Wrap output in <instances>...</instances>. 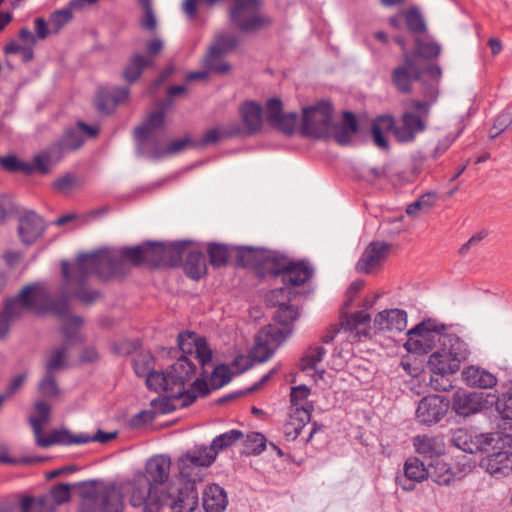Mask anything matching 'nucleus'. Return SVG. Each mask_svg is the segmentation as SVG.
<instances>
[{
  "label": "nucleus",
  "mask_w": 512,
  "mask_h": 512,
  "mask_svg": "<svg viewBox=\"0 0 512 512\" xmlns=\"http://www.w3.org/2000/svg\"><path fill=\"white\" fill-rule=\"evenodd\" d=\"M232 373L227 365L221 364L214 368L211 377L210 385L213 389H219L228 384L232 379Z\"/></svg>",
  "instance_id": "54"
},
{
  "label": "nucleus",
  "mask_w": 512,
  "mask_h": 512,
  "mask_svg": "<svg viewBox=\"0 0 512 512\" xmlns=\"http://www.w3.org/2000/svg\"><path fill=\"white\" fill-rule=\"evenodd\" d=\"M291 333V327L269 325L263 328L255 338L252 357L259 363L267 361Z\"/></svg>",
  "instance_id": "14"
},
{
  "label": "nucleus",
  "mask_w": 512,
  "mask_h": 512,
  "mask_svg": "<svg viewBox=\"0 0 512 512\" xmlns=\"http://www.w3.org/2000/svg\"><path fill=\"white\" fill-rule=\"evenodd\" d=\"M424 73L435 81L442 76V70L438 65L423 67L415 56L405 53L404 62L392 70L391 81L397 91L408 94L412 91L413 82L420 80Z\"/></svg>",
  "instance_id": "7"
},
{
  "label": "nucleus",
  "mask_w": 512,
  "mask_h": 512,
  "mask_svg": "<svg viewBox=\"0 0 512 512\" xmlns=\"http://www.w3.org/2000/svg\"><path fill=\"white\" fill-rule=\"evenodd\" d=\"M146 385L150 390L153 391H164L170 397L169 390V379L166 372H158L152 370L148 375L145 376Z\"/></svg>",
  "instance_id": "49"
},
{
  "label": "nucleus",
  "mask_w": 512,
  "mask_h": 512,
  "mask_svg": "<svg viewBox=\"0 0 512 512\" xmlns=\"http://www.w3.org/2000/svg\"><path fill=\"white\" fill-rule=\"evenodd\" d=\"M298 318V310L289 305L288 302L279 306L274 315V319L281 326L290 327V325Z\"/></svg>",
  "instance_id": "51"
},
{
  "label": "nucleus",
  "mask_w": 512,
  "mask_h": 512,
  "mask_svg": "<svg viewBox=\"0 0 512 512\" xmlns=\"http://www.w3.org/2000/svg\"><path fill=\"white\" fill-rule=\"evenodd\" d=\"M428 365L431 372H436L437 377H441L442 380L444 376L454 374L460 369L457 362L442 347L430 355Z\"/></svg>",
  "instance_id": "27"
},
{
  "label": "nucleus",
  "mask_w": 512,
  "mask_h": 512,
  "mask_svg": "<svg viewBox=\"0 0 512 512\" xmlns=\"http://www.w3.org/2000/svg\"><path fill=\"white\" fill-rule=\"evenodd\" d=\"M151 66V59L145 58L144 55L140 53H135L130 57L128 63L124 67L122 77L127 83L132 84L140 78L144 69Z\"/></svg>",
  "instance_id": "38"
},
{
  "label": "nucleus",
  "mask_w": 512,
  "mask_h": 512,
  "mask_svg": "<svg viewBox=\"0 0 512 512\" xmlns=\"http://www.w3.org/2000/svg\"><path fill=\"white\" fill-rule=\"evenodd\" d=\"M67 152L60 140L52 143L34 157L33 162L36 172L43 175L48 174L52 166L59 163Z\"/></svg>",
  "instance_id": "23"
},
{
  "label": "nucleus",
  "mask_w": 512,
  "mask_h": 512,
  "mask_svg": "<svg viewBox=\"0 0 512 512\" xmlns=\"http://www.w3.org/2000/svg\"><path fill=\"white\" fill-rule=\"evenodd\" d=\"M83 133L92 138L98 134V129L80 121L77 123V127L66 129L59 140L68 152L74 151L83 145Z\"/></svg>",
  "instance_id": "24"
},
{
  "label": "nucleus",
  "mask_w": 512,
  "mask_h": 512,
  "mask_svg": "<svg viewBox=\"0 0 512 512\" xmlns=\"http://www.w3.org/2000/svg\"><path fill=\"white\" fill-rule=\"evenodd\" d=\"M196 366L186 356H181L167 369L170 397L182 400V406L192 404L198 395L206 396L209 388L205 380L196 378Z\"/></svg>",
  "instance_id": "5"
},
{
  "label": "nucleus",
  "mask_w": 512,
  "mask_h": 512,
  "mask_svg": "<svg viewBox=\"0 0 512 512\" xmlns=\"http://www.w3.org/2000/svg\"><path fill=\"white\" fill-rule=\"evenodd\" d=\"M428 468L417 457H410L404 464V475L396 478L397 484L405 491H412L415 483L428 478Z\"/></svg>",
  "instance_id": "21"
},
{
  "label": "nucleus",
  "mask_w": 512,
  "mask_h": 512,
  "mask_svg": "<svg viewBox=\"0 0 512 512\" xmlns=\"http://www.w3.org/2000/svg\"><path fill=\"white\" fill-rule=\"evenodd\" d=\"M245 446L252 454L259 455L266 448V438L262 433L251 432L246 437Z\"/></svg>",
  "instance_id": "60"
},
{
  "label": "nucleus",
  "mask_w": 512,
  "mask_h": 512,
  "mask_svg": "<svg viewBox=\"0 0 512 512\" xmlns=\"http://www.w3.org/2000/svg\"><path fill=\"white\" fill-rule=\"evenodd\" d=\"M214 463V457L206 452V448L195 446L181 455L177 460L179 476L184 484L191 483L195 486L203 477V469Z\"/></svg>",
  "instance_id": "12"
},
{
  "label": "nucleus",
  "mask_w": 512,
  "mask_h": 512,
  "mask_svg": "<svg viewBox=\"0 0 512 512\" xmlns=\"http://www.w3.org/2000/svg\"><path fill=\"white\" fill-rule=\"evenodd\" d=\"M296 123V113H283L273 123H271L270 126L280 130L284 134L291 135L295 130Z\"/></svg>",
  "instance_id": "56"
},
{
  "label": "nucleus",
  "mask_w": 512,
  "mask_h": 512,
  "mask_svg": "<svg viewBox=\"0 0 512 512\" xmlns=\"http://www.w3.org/2000/svg\"><path fill=\"white\" fill-rule=\"evenodd\" d=\"M237 43V37L232 34H217L208 48L210 50V58L213 56L214 53H218L221 56H225L227 53L234 50V48L237 46Z\"/></svg>",
  "instance_id": "42"
},
{
  "label": "nucleus",
  "mask_w": 512,
  "mask_h": 512,
  "mask_svg": "<svg viewBox=\"0 0 512 512\" xmlns=\"http://www.w3.org/2000/svg\"><path fill=\"white\" fill-rule=\"evenodd\" d=\"M370 322V315L366 311H357L345 316L341 321V328L346 332H352L359 325Z\"/></svg>",
  "instance_id": "53"
},
{
  "label": "nucleus",
  "mask_w": 512,
  "mask_h": 512,
  "mask_svg": "<svg viewBox=\"0 0 512 512\" xmlns=\"http://www.w3.org/2000/svg\"><path fill=\"white\" fill-rule=\"evenodd\" d=\"M333 108L329 102L322 101L316 106L303 110L302 134L316 138L330 136Z\"/></svg>",
  "instance_id": "13"
},
{
  "label": "nucleus",
  "mask_w": 512,
  "mask_h": 512,
  "mask_svg": "<svg viewBox=\"0 0 512 512\" xmlns=\"http://www.w3.org/2000/svg\"><path fill=\"white\" fill-rule=\"evenodd\" d=\"M198 505V492L191 483L177 488L176 493H168L162 497V506L172 512H193Z\"/></svg>",
  "instance_id": "17"
},
{
  "label": "nucleus",
  "mask_w": 512,
  "mask_h": 512,
  "mask_svg": "<svg viewBox=\"0 0 512 512\" xmlns=\"http://www.w3.org/2000/svg\"><path fill=\"white\" fill-rule=\"evenodd\" d=\"M133 369L137 376L145 377L153 370V358L150 354H138L133 360Z\"/></svg>",
  "instance_id": "59"
},
{
  "label": "nucleus",
  "mask_w": 512,
  "mask_h": 512,
  "mask_svg": "<svg viewBox=\"0 0 512 512\" xmlns=\"http://www.w3.org/2000/svg\"><path fill=\"white\" fill-rule=\"evenodd\" d=\"M0 164L8 172H23L26 175H30L36 172L34 162L28 163L20 161L16 156L10 155L0 158Z\"/></svg>",
  "instance_id": "47"
},
{
  "label": "nucleus",
  "mask_w": 512,
  "mask_h": 512,
  "mask_svg": "<svg viewBox=\"0 0 512 512\" xmlns=\"http://www.w3.org/2000/svg\"><path fill=\"white\" fill-rule=\"evenodd\" d=\"M374 327L379 331L400 333L407 327V313L401 309L379 312L374 318Z\"/></svg>",
  "instance_id": "22"
},
{
  "label": "nucleus",
  "mask_w": 512,
  "mask_h": 512,
  "mask_svg": "<svg viewBox=\"0 0 512 512\" xmlns=\"http://www.w3.org/2000/svg\"><path fill=\"white\" fill-rule=\"evenodd\" d=\"M129 88L116 87L111 93L100 94L98 98V109L110 112L117 104L124 102L129 97Z\"/></svg>",
  "instance_id": "41"
},
{
  "label": "nucleus",
  "mask_w": 512,
  "mask_h": 512,
  "mask_svg": "<svg viewBox=\"0 0 512 512\" xmlns=\"http://www.w3.org/2000/svg\"><path fill=\"white\" fill-rule=\"evenodd\" d=\"M51 407L44 401L35 403V415L29 418V423L37 446L48 448L52 445H66L70 431L68 429H54L46 437L42 435L43 426L49 421Z\"/></svg>",
  "instance_id": "11"
},
{
  "label": "nucleus",
  "mask_w": 512,
  "mask_h": 512,
  "mask_svg": "<svg viewBox=\"0 0 512 512\" xmlns=\"http://www.w3.org/2000/svg\"><path fill=\"white\" fill-rule=\"evenodd\" d=\"M452 443L454 446L459 448L460 450L473 454L476 453L479 450H482L483 448L478 445V443H475L472 441L467 432L465 430L459 429L457 430L452 437Z\"/></svg>",
  "instance_id": "50"
},
{
  "label": "nucleus",
  "mask_w": 512,
  "mask_h": 512,
  "mask_svg": "<svg viewBox=\"0 0 512 512\" xmlns=\"http://www.w3.org/2000/svg\"><path fill=\"white\" fill-rule=\"evenodd\" d=\"M289 294V291L285 287L276 288L267 294L266 301L270 306L279 307L290 301Z\"/></svg>",
  "instance_id": "64"
},
{
  "label": "nucleus",
  "mask_w": 512,
  "mask_h": 512,
  "mask_svg": "<svg viewBox=\"0 0 512 512\" xmlns=\"http://www.w3.org/2000/svg\"><path fill=\"white\" fill-rule=\"evenodd\" d=\"M188 147H197V142L193 141L189 137H184V138L173 140L165 148L154 147L150 151L149 155L153 159H159V158L165 157L167 155H175V154L181 153L184 150H186Z\"/></svg>",
  "instance_id": "40"
},
{
  "label": "nucleus",
  "mask_w": 512,
  "mask_h": 512,
  "mask_svg": "<svg viewBox=\"0 0 512 512\" xmlns=\"http://www.w3.org/2000/svg\"><path fill=\"white\" fill-rule=\"evenodd\" d=\"M240 114L248 134H255L261 129L262 107L258 103H244L240 108Z\"/></svg>",
  "instance_id": "36"
},
{
  "label": "nucleus",
  "mask_w": 512,
  "mask_h": 512,
  "mask_svg": "<svg viewBox=\"0 0 512 512\" xmlns=\"http://www.w3.org/2000/svg\"><path fill=\"white\" fill-rule=\"evenodd\" d=\"M165 121V112L162 110L152 111L143 123L134 129V138L138 142L146 141L149 136L161 128Z\"/></svg>",
  "instance_id": "35"
},
{
  "label": "nucleus",
  "mask_w": 512,
  "mask_h": 512,
  "mask_svg": "<svg viewBox=\"0 0 512 512\" xmlns=\"http://www.w3.org/2000/svg\"><path fill=\"white\" fill-rule=\"evenodd\" d=\"M483 403L477 393L458 391L453 397V409L460 416H469L479 412Z\"/></svg>",
  "instance_id": "28"
},
{
  "label": "nucleus",
  "mask_w": 512,
  "mask_h": 512,
  "mask_svg": "<svg viewBox=\"0 0 512 512\" xmlns=\"http://www.w3.org/2000/svg\"><path fill=\"white\" fill-rule=\"evenodd\" d=\"M312 405L291 407L290 419L285 425V435L287 438L295 440L302 429L310 422Z\"/></svg>",
  "instance_id": "25"
},
{
  "label": "nucleus",
  "mask_w": 512,
  "mask_h": 512,
  "mask_svg": "<svg viewBox=\"0 0 512 512\" xmlns=\"http://www.w3.org/2000/svg\"><path fill=\"white\" fill-rule=\"evenodd\" d=\"M428 478L438 485L448 486L456 479V473L442 460L436 459L428 467Z\"/></svg>",
  "instance_id": "39"
},
{
  "label": "nucleus",
  "mask_w": 512,
  "mask_h": 512,
  "mask_svg": "<svg viewBox=\"0 0 512 512\" xmlns=\"http://www.w3.org/2000/svg\"><path fill=\"white\" fill-rule=\"evenodd\" d=\"M424 100L408 99L403 102L404 112L399 124L390 115L376 117L371 125L372 138L375 145L381 149H388L389 142L386 133L393 131L396 140L400 143L414 141L417 134L426 130V120L430 114L432 103L436 100L438 90L436 85L430 84L423 89Z\"/></svg>",
  "instance_id": "2"
},
{
  "label": "nucleus",
  "mask_w": 512,
  "mask_h": 512,
  "mask_svg": "<svg viewBox=\"0 0 512 512\" xmlns=\"http://www.w3.org/2000/svg\"><path fill=\"white\" fill-rule=\"evenodd\" d=\"M393 253H396L393 245L382 241H376L369 244L362 256H385Z\"/></svg>",
  "instance_id": "63"
},
{
  "label": "nucleus",
  "mask_w": 512,
  "mask_h": 512,
  "mask_svg": "<svg viewBox=\"0 0 512 512\" xmlns=\"http://www.w3.org/2000/svg\"><path fill=\"white\" fill-rule=\"evenodd\" d=\"M116 432H104L102 430H98L94 435L90 436L86 433H80L78 435H73L70 432L68 437V442L66 445H81L89 442H99V443H108L112 439L116 437Z\"/></svg>",
  "instance_id": "44"
},
{
  "label": "nucleus",
  "mask_w": 512,
  "mask_h": 512,
  "mask_svg": "<svg viewBox=\"0 0 512 512\" xmlns=\"http://www.w3.org/2000/svg\"><path fill=\"white\" fill-rule=\"evenodd\" d=\"M244 436L243 432L237 429L229 430L225 433H222L216 436L210 446H204L206 448V452L208 455L214 457V461L220 451H223L232 445H234L238 440H240Z\"/></svg>",
  "instance_id": "37"
},
{
  "label": "nucleus",
  "mask_w": 512,
  "mask_h": 512,
  "mask_svg": "<svg viewBox=\"0 0 512 512\" xmlns=\"http://www.w3.org/2000/svg\"><path fill=\"white\" fill-rule=\"evenodd\" d=\"M449 401L440 395H428L422 398L416 409V419L424 425L438 423L447 413Z\"/></svg>",
  "instance_id": "16"
},
{
  "label": "nucleus",
  "mask_w": 512,
  "mask_h": 512,
  "mask_svg": "<svg viewBox=\"0 0 512 512\" xmlns=\"http://www.w3.org/2000/svg\"><path fill=\"white\" fill-rule=\"evenodd\" d=\"M46 457L41 456H23L11 457L6 450L0 452V464L6 465H30L45 461Z\"/></svg>",
  "instance_id": "57"
},
{
  "label": "nucleus",
  "mask_w": 512,
  "mask_h": 512,
  "mask_svg": "<svg viewBox=\"0 0 512 512\" xmlns=\"http://www.w3.org/2000/svg\"><path fill=\"white\" fill-rule=\"evenodd\" d=\"M227 504V494L218 484H210L204 489L202 505L206 512H223Z\"/></svg>",
  "instance_id": "29"
},
{
  "label": "nucleus",
  "mask_w": 512,
  "mask_h": 512,
  "mask_svg": "<svg viewBox=\"0 0 512 512\" xmlns=\"http://www.w3.org/2000/svg\"><path fill=\"white\" fill-rule=\"evenodd\" d=\"M260 260L258 265L264 266L266 272L257 269V274L264 277L267 274L273 276H281L284 284H291L293 286H300L310 279L312 270L305 264L304 261L297 263H290L286 266L280 267L278 260L280 258H255Z\"/></svg>",
  "instance_id": "10"
},
{
  "label": "nucleus",
  "mask_w": 512,
  "mask_h": 512,
  "mask_svg": "<svg viewBox=\"0 0 512 512\" xmlns=\"http://www.w3.org/2000/svg\"><path fill=\"white\" fill-rule=\"evenodd\" d=\"M326 353V349L322 346L315 345L309 347L301 358L300 369H314L316 365L324 359Z\"/></svg>",
  "instance_id": "46"
},
{
  "label": "nucleus",
  "mask_w": 512,
  "mask_h": 512,
  "mask_svg": "<svg viewBox=\"0 0 512 512\" xmlns=\"http://www.w3.org/2000/svg\"><path fill=\"white\" fill-rule=\"evenodd\" d=\"M358 131V122L352 112L345 111L340 125L334 127L333 138L342 146L351 143L353 136Z\"/></svg>",
  "instance_id": "34"
},
{
  "label": "nucleus",
  "mask_w": 512,
  "mask_h": 512,
  "mask_svg": "<svg viewBox=\"0 0 512 512\" xmlns=\"http://www.w3.org/2000/svg\"><path fill=\"white\" fill-rule=\"evenodd\" d=\"M487 471L494 476H509L512 474V452L499 451L490 454L485 460Z\"/></svg>",
  "instance_id": "33"
},
{
  "label": "nucleus",
  "mask_w": 512,
  "mask_h": 512,
  "mask_svg": "<svg viewBox=\"0 0 512 512\" xmlns=\"http://www.w3.org/2000/svg\"><path fill=\"white\" fill-rule=\"evenodd\" d=\"M76 256H204L203 246L193 240L144 241L135 246H101Z\"/></svg>",
  "instance_id": "4"
},
{
  "label": "nucleus",
  "mask_w": 512,
  "mask_h": 512,
  "mask_svg": "<svg viewBox=\"0 0 512 512\" xmlns=\"http://www.w3.org/2000/svg\"><path fill=\"white\" fill-rule=\"evenodd\" d=\"M69 346L64 344L54 348L48 355L46 361V372L55 373L57 370L63 369L67 366Z\"/></svg>",
  "instance_id": "43"
},
{
  "label": "nucleus",
  "mask_w": 512,
  "mask_h": 512,
  "mask_svg": "<svg viewBox=\"0 0 512 512\" xmlns=\"http://www.w3.org/2000/svg\"><path fill=\"white\" fill-rule=\"evenodd\" d=\"M83 324V318L80 316L68 317L62 325L61 333L67 341V345L81 341L79 329Z\"/></svg>",
  "instance_id": "45"
},
{
  "label": "nucleus",
  "mask_w": 512,
  "mask_h": 512,
  "mask_svg": "<svg viewBox=\"0 0 512 512\" xmlns=\"http://www.w3.org/2000/svg\"><path fill=\"white\" fill-rule=\"evenodd\" d=\"M119 258H71L61 262L63 286L61 296L52 299L44 282H35L24 286L14 297L8 298L3 313L10 319L20 317L24 311L37 314L52 313L64 318L69 313L68 297L72 296L80 302L91 305L101 294L90 289L88 283L93 275L109 279L115 274V261Z\"/></svg>",
  "instance_id": "1"
},
{
  "label": "nucleus",
  "mask_w": 512,
  "mask_h": 512,
  "mask_svg": "<svg viewBox=\"0 0 512 512\" xmlns=\"http://www.w3.org/2000/svg\"><path fill=\"white\" fill-rule=\"evenodd\" d=\"M94 484V481H89L72 485L88 487L81 492L78 512H123V494L116 484H108L100 488H96Z\"/></svg>",
  "instance_id": "6"
},
{
  "label": "nucleus",
  "mask_w": 512,
  "mask_h": 512,
  "mask_svg": "<svg viewBox=\"0 0 512 512\" xmlns=\"http://www.w3.org/2000/svg\"><path fill=\"white\" fill-rule=\"evenodd\" d=\"M38 390L44 397H56L59 394V388L53 373L46 372L38 384Z\"/></svg>",
  "instance_id": "58"
},
{
  "label": "nucleus",
  "mask_w": 512,
  "mask_h": 512,
  "mask_svg": "<svg viewBox=\"0 0 512 512\" xmlns=\"http://www.w3.org/2000/svg\"><path fill=\"white\" fill-rule=\"evenodd\" d=\"M207 256H284L278 251H272L264 247L233 246L222 243L207 244Z\"/></svg>",
  "instance_id": "19"
},
{
  "label": "nucleus",
  "mask_w": 512,
  "mask_h": 512,
  "mask_svg": "<svg viewBox=\"0 0 512 512\" xmlns=\"http://www.w3.org/2000/svg\"><path fill=\"white\" fill-rule=\"evenodd\" d=\"M440 53L441 46L437 42L417 39L415 43V52L411 55L415 56L417 60L418 57L433 59L438 57Z\"/></svg>",
  "instance_id": "48"
},
{
  "label": "nucleus",
  "mask_w": 512,
  "mask_h": 512,
  "mask_svg": "<svg viewBox=\"0 0 512 512\" xmlns=\"http://www.w3.org/2000/svg\"><path fill=\"white\" fill-rule=\"evenodd\" d=\"M229 9L231 24L242 32H254L268 27L271 19L260 13L261 0H232Z\"/></svg>",
  "instance_id": "8"
},
{
  "label": "nucleus",
  "mask_w": 512,
  "mask_h": 512,
  "mask_svg": "<svg viewBox=\"0 0 512 512\" xmlns=\"http://www.w3.org/2000/svg\"><path fill=\"white\" fill-rule=\"evenodd\" d=\"M223 57L218 53H214L210 58V50H207V53L204 57V65L205 68L209 72H214L216 74H225L230 70V65L227 62L223 61Z\"/></svg>",
  "instance_id": "52"
},
{
  "label": "nucleus",
  "mask_w": 512,
  "mask_h": 512,
  "mask_svg": "<svg viewBox=\"0 0 512 512\" xmlns=\"http://www.w3.org/2000/svg\"><path fill=\"white\" fill-rule=\"evenodd\" d=\"M310 393H311L310 388L304 384L291 387V391H290L291 407L307 406L306 402H307V399H308Z\"/></svg>",
  "instance_id": "61"
},
{
  "label": "nucleus",
  "mask_w": 512,
  "mask_h": 512,
  "mask_svg": "<svg viewBox=\"0 0 512 512\" xmlns=\"http://www.w3.org/2000/svg\"><path fill=\"white\" fill-rule=\"evenodd\" d=\"M462 377L465 383L471 387L488 389L497 384V378L481 367L469 366L465 368Z\"/></svg>",
  "instance_id": "30"
},
{
  "label": "nucleus",
  "mask_w": 512,
  "mask_h": 512,
  "mask_svg": "<svg viewBox=\"0 0 512 512\" xmlns=\"http://www.w3.org/2000/svg\"><path fill=\"white\" fill-rule=\"evenodd\" d=\"M206 258H119L115 261V274L109 278L117 277L121 274V270L127 264L138 267L146 262V260H153L150 263L154 266L161 264H168L171 267L182 265L185 274L193 279L198 280L206 274Z\"/></svg>",
  "instance_id": "9"
},
{
  "label": "nucleus",
  "mask_w": 512,
  "mask_h": 512,
  "mask_svg": "<svg viewBox=\"0 0 512 512\" xmlns=\"http://www.w3.org/2000/svg\"><path fill=\"white\" fill-rule=\"evenodd\" d=\"M129 502L133 507H142L143 512H159L162 497L144 473H137L130 482Z\"/></svg>",
  "instance_id": "15"
},
{
  "label": "nucleus",
  "mask_w": 512,
  "mask_h": 512,
  "mask_svg": "<svg viewBox=\"0 0 512 512\" xmlns=\"http://www.w3.org/2000/svg\"><path fill=\"white\" fill-rule=\"evenodd\" d=\"M496 409L501 415L499 425L508 445L512 444V389L501 395L496 402Z\"/></svg>",
  "instance_id": "31"
},
{
  "label": "nucleus",
  "mask_w": 512,
  "mask_h": 512,
  "mask_svg": "<svg viewBox=\"0 0 512 512\" xmlns=\"http://www.w3.org/2000/svg\"><path fill=\"white\" fill-rule=\"evenodd\" d=\"M46 230L43 218L33 211L19 217L17 234L20 242L26 246L33 245Z\"/></svg>",
  "instance_id": "18"
},
{
  "label": "nucleus",
  "mask_w": 512,
  "mask_h": 512,
  "mask_svg": "<svg viewBox=\"0 0 512 512\" xmlns=\"http://www.w3.org/2000/svg\"><path fill=\"white\" fill-rule=\"evenodd\" d=\"M178 346L183 353H192V346L196 359L204 367L212 360V350L204 338L196 337L194 333L182 332L177 338Z\"/></svg>",
  "instance_id": "20"
},
{
  "label": "nucleus",
  "mask_w": 512,
  "mask_h": 512,
  "mask_svg": "<svg viewBox=\"0 0 512 512\" xmlns=\"http://www.w3.org/2000/svg\"><path fill=\"white\" fill-rule=\"evenodd\" d=\"M72 8L68 5V8L56 10L50 18V23L55 33L59 32L64 25H66L72 19Z\"/></svg>",
  "instance_id": "62"
},
{
  "label": "nucleus",
  "mask_w": 512,
  "mask_h": 512,
  "mask_svg": "<svg viewBox=\"0 0 512 512\" xmlns=\"http://www.w3.org/2000/svg\"><path fill=\"white\" fill-rule=\"evenodd\" d=\"M406 25L414 34L423 33L426 30L425 22L416 8H411L404 13Z\"/></svg>",
  "instance_id": "55"
},
{
  "label": "nucleus",
  "mask_w": 512,
  "mask_h": 512,
  "mask_svg": "<svg viewBox=\"0 0 512 512\" xmlns=\"http://www.w3.org/2000/svg\"><path fill=\"white\" fill-rule=\"evenodd\" d=\"M443 330V324L431 320L422 321L407 332L408 339L404 348L411 353L426 354L439 343L460 366L470 354L468 345L455 334L442 333Z\"/></svg>",
  "instance_id": "3"
},
{
  "label": "nucleus",
  "mask_w": 512,
  "mask_h": 512,
  "mask_svg": "<svg viewBox=\"0 0 512 512\" xmlns=\"http://www.w3.org/2000/svg\"><path fill=\"white\" fill-rule=\"evenodd\" d=\"M171 459L166 455H157L151 457L145 465V476L150 483L163 484L170 474Z\"/></svg>",
  "instance_id": "26"
},
{
  "label": "nucleus",
  "mask_w": 512,
  "mask_h": 512,
  "mask_svg": "<svg viewBox=\"0 0 512 512\" xmlns=\"http://www.w3.org/2000/svg\"><path fill=\"white\" fill-rule=\"evenodd\" d=\"M415 450L425 457H436L445 453V444L439 436L417 435L413 438Z\"/></svg>",
  "instance_id": "32"
}]
</instances>
